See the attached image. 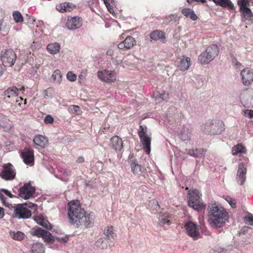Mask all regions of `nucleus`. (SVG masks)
<instances>
[{"label":"nucleus","mask_w":253,"mask_h":253,"mask_svg":"<svg viewBox=\"0 0 253 253\" xmlns=\"http://www.w3.org/2000/svg\"><path fill=\"white\" fill-rule=\"evenodd\" d=\"M68 215L70 222L73 224L85 228L91 227L93 224L94 214L86 215L78 200H73L68 203Z\"/></svg>","instance_id":"1"},{"label":"nucleus","mask_w":253,"mask_h":253,"mask_svg":"<svg viewBox=\"0 0 253 253\" xmlns=\"http://www.w3.org/2000/svg\"><path fill=\"white\" fill-rule=\"evenodd\" d=\"M208 222L213 228L222 227L229 218L225 209L217 203L211 202L208 206Z\"/></svg>","instance_id":"2"},{"label":"nucleus","mask_w":253,"mask_h":253,"mask_svg":"<svg viewBox=\"0 0 253 253\" xmlns=\"http://www.w3.org/2000/svg\"><path fill=\"white\" fill-rule=\"evenodd\" d=\"M225 130L224 124L222 121L213 120L207 122L204 126V131L208 134L217 135Z\"/></svg>","instance_id":"3"},{"label":"nucleus","mask_w":253,"mask_h":253,"mask_svg":"<svg viewBox=\"0 0 253 253\" xmlns=\"http://www.w3.org/2000/svg\"><path fill=\"white\" fill-rule=\"evenodd\" d=\"M199 191H188V206L197 211L205 209L206 205L200 198Z\"/></svg>","instance_id":"4"},{"label":"nucleus","mask_w":253,"mask_h":253,"mask_svg":"<svg viewBox=\"0 0 253 253\" xmlns=\"http://www.w3.org/2000/svg\"><path fill=\"white\" fill-rule=\"evenodd\" d=\"M219 48L217 45L212 44L207 47L198 57L199 61L202 64H208L218 55Z\"/></svg>","instance_id":"5"},{"label":"nucleus","mask_w":253,"mask_h":253,"mask_svg":"<svg viewBox=\"0 0 253 253\" xmlns=\"http://www.w3.org/2000/svg\"><path fill=\"white\" fill-rule=\"evenodd\" d=\"M147 128L146 126H140L138 129V136L144 150L147 154H149L151 151V138L147 134Z\"/></svg>","instance_id":"6"},{"label":"nucleus","mask_w":253,"mask_h":253,"mask_svg":"<svg viewBox=\"0 0 253 253\" xmlns=\"http://www.w3.org/2000/svg\"><path fill=\"white\" fill-rule=\"evenodd\" d=\"M0 58L3 65L11 67L14 65L16 59L14 52L10 49L1 51Z\"/></svg>","instance_id":"7"},{"label":"nucleus","mask_w":253,"mask_h":253,"mask_svg":"<svg viewBox=\"0 0 253 253\" xmlns=\"http://www.w3.org/2000/svg\"><path fill=\"white\" fill-rule=\"evenodd\" d=\"M16 176V170L12 164L8 163L3 165L0 171V176L5 180H12Z\"/></svg>","instance_id":"8"},{"label":"nucleus","mask_w":253,"mask_h":253,"mask_svg":"<svg viewBox=\"0 0 253 253\" xmlns=\"http://www.w3.org/2000/svg\"><path fill=\"white\" fill-rule=\"evenodd\" d=\"M14 214L18 218L26 219L31 216V211L27 204H18L14 207Z\"/></svg>","instance_id":"9"},{"label":"nucleus","mask_w":253,"mask_h":253,"mask_svg":"<svg viewBox=\"0 0 253 253\" xmlns=\"http://www.w3.org/2000/svg\"><path fill=\"white\" fill-rule=\"evenodd\" d=\"M246 2H247V1L245 0H237L241 12V16L244 19L251 21L253 23V13L251 9L248 7L249 6L247 5V3L246 4Z\"/></svg>","instance_id":"10"},{"label":"nucleus","mask_w":253,"mask_h":253,"mask_svg":"<svg viewBox=\"0 0 253 253\" xmlns=\"http://www.w3.org/2000/svg\"><path fill=\"white\" fill-rule=\"evenodd\" d=\"M184 227L187 234L193 239L196 240L200 237L198 226L195 223L188 221L185 223Z\"/></svg>","instance_id":"11"},{"label":"nucleus","mask_w":253,"mask_h":253,"mask_svg":"<svg viewBox=\"0 0 253 253\" xmlns=\"http://www.w3.org/2000/svg\"><path fill=\"white\" fill-rule=\"evenodd\" d=\"M98 78L106 83L114 82L116 80L115 73L113 71L103 70L97 72Z\"/></svg>","instance_id":"12"},{"label":"nucleus","mask_w":253,"mask_h":253,"mask_svg":"<svg viewBox=\"0 0 253 253\" xmlns=\"http://www.w3.org/2000/svg\"><path fill=\"white\" fill-rule=\"evenodd\" d=\"M243 84L249 85L253 82V70L247 68L243 69L240 73Z\"/></svg>","instance_id":"13"},{"label":"nucleus","mask_w":253,"mask_h":253,"mask_svg":"<svg viewBox=\"0 0 253 253\" xmlns=\"http://www.w3.org/2000/svg\"><path fill=\"white\" fill-rule=\"evenodd\" d=\"M136 44V41L131 36H127L125 39L118 44L119 49L126 51L130 49Z\"/></svg>","instance_id":"14"},{"label":"nucleus","mask_w":253,"mask_h":253,"mask_svg":"<svg viewBox=\"0 0 253 253\" xmlns=\"http://www.w3.org/2000/svg\"><path fill=\"white\" fill-rule=\"evenodd\" d=\"M23 162L27 165L32 166L34 164V155L33 150L25 149L21 153Z\"/></svg>","instance_id":"15"},{"label":"nucleus","mask_w":253,"mask_h":253,"mask_svg":"<svg viewBox=\"0 0 253 253\" xmlns=\"http://www.w3.org/2000/svg\"><path fill=\"white\" fill-rule=\"evenodd\" d=\"M241 103L245 107H253V89L244 93L241 98Z\"/></svg>","instance_id":"16"},{"label":"nucleus","mask_w":253,"mask_h":253,"mask_svg":"<svg viewBox=\"0 0 253 253\" xmlns=\"http://www.w3.org/2000/svg\"><path fill=\"white\" fill-rule=\"evenodd\" d=\"M181 112L175 107L171 106L169 108L166 113V118L169 122L176 121L180 117Z\"/></svg>","instance_id":"17"},{"label":"nucleus","mask_w":253,"mask_h":253,"mask_svg":"<svg viewBox=\"0 0 253 253\" xmlns=\"http://www.w3.org/2000/svg\"><path fill=\"white\" fill-rule=\"evenodd\" d=\"M247 172V168L243 163H240L239 165L236 180L237 183L240 185H242L246 180V174Z\"/></svg>","instance_id":"18"},{"label":"nucleus","mask_w":253,"mask_h":253,"mask_svg":"<svg viewBox=\"0 0 253 253\" xmlns=\"http://www.w3.org/2000/svg\"><path fill=\"white\" fill-rule=\"evenodd\" d=\"M177 68L182 71L187 70L191 65V59L190 58L185 56L177 59Z\"/></svg>","instance_id":"19"},{"label":"nucleus","mask_w":253,"mask_h":253,"mask_svg":"<svg viewBox=\"0 0 253 253\" xmlns=\"http://www.w3.org/2000/svg\"><path fill=\"white\" fill-rule=\"evenodd\" d=\"M128 163L130 165L131 171L134 174L140 175L142 172L143 168L139 165L136 160L133 159L132 156H129Z\"/></svg>","instance_id":"20"},{"label":"nucleus","mask_w":253,"mask_h":253,"mask_svg":"<svg viewBox=\"0 0 253 253\" xmlns=\"http://www.w3.org/2000/svg\"><path fill=\"white\" fill-rule=\"evenodd\" d=\"M82 25L81 18L77 16L68 19L66 24L67 28L69 30H75L81 27Z\"/></svg>","instance_id":"21"},{"label":"nucleus","mask_w":253,"mask_h":253,"mask_svg":"<svg viewBox=\"0 0 253 253\" xmlns=\"http://www.w3.org/2000/svg\"><path fill=\"white\" fill-rule=\"evenodd\" d=\"M75 8V5L68 2H64L57 4L56 9L61 13L70 12Z\"/></svg>","instance_id":"22"},{"label":"nucleus","mask_w":253,"mask_h":253,"mask_svg":"<svg viewBox=\"0 0 253 253\" xmlns=\"http://www.w3.org/2000/svg\"><path fill=\"white\" fill-rule=\"evenodd\" d=\"M111 146L116 151H120L123 148V143L122 139L115 135L111 139Z\"/></svg>","instance_id":"23"},{"label":"nucleus","mask_w":253,"mask_h":253,"mask_svg":"<svg viewBox=\"0 0 253 253\" xmlns=\"http://www.w3.org/2000/svg\"><path fill=\"white\" fill-rule=\"evenodd\" d=\"M33 141L35 145L42 148H45L48 144L47 139L42 135H36L33 139Z\"/></svg>","instance_id":"24"},{"label":"nucleus","mask_w":253,"mask_h":253,"mask_svg":"<svg viewBox=\"0 0 253 253\" xmlns=\"http://www.w3.org/2000/svg\"><path fill=\"white\" fill-rule=\"evenodd\" d=\"M19 89L15 86L8 88L4 93V99L7 101L8 98L14 99L18 95Z\"/></svg>","instance_id":"25"},{"label":"nucleus","mask_w":253,"mask_h":253,"mask_svg":"<svg viewBox=\"0 0 253 253\" xmlns=\"http://www.w3.org/2000/svg\"><path fill=\"white\" fill-rule=\"evenodd\" d=\"M153 97L156 103H162L163 101H167L169 98V94L165 92L160 93L156 91L153 93Z\"/></svg>","instance_id":"26"},{"label":"nucleus","mask_w":253,"mask_h":253,"mask_svg":"<svg viewBox=\"0 0 253 253\" xmlns=\"http://www.w3.org/2000/svg\"><path fill=\"white\" fill-rule=\"evenodd\" d=\"M34 220L38 224L44 227L47 229L50 230L52 228L51 224L45 219L42 215L35 216Z\"/></svg>","instance_id":"27"},{"label":"nucleus","mask_w":253,"mask_h":253,"mask_svg":"<svg viewBox=\"0 0 253 253\" xmlns=\"http://www.w3.org/2000/svg\"><path fill=\"white\" fill-rule=\"evenodd\" d=\"M12 126L11 122L6 117H3L0 120V128L2 129L4 131H8Z\"/></svg>","instance_id":"28"},{"label":"nucleus","mask_w":253,"mask_h":253,"mask_svg":"<svg viewBox=\"0 0 253 253\" xmlns=\"http://www.w3.org/2000/svg\"><path fill=\"white\" fill-rule=\"evenodd\" d=\"M44 248L43 245L41 243L36 242L32 244L31 253H44Z\"/></svg>","instance_id":"29"},{"label":"nucleus","mask_w":253,"mask_h":253,"mask_svg":"<svg viewBox=\"0 0 253 253\" xmlns=\"http://www.w3.org/2000/svg\"><path fill=\"white\" fill-rule=\"evenodd\" d=\"M62 76L59 70L57 69L54 71L51 75V81L57 84H60L62 82Z\"/></svg>","instance_id":"30"},{"label":"nucleus","mask_w":253,"mask_h":253,"mask_svg":"<svg viewBox=\"0 0 253 253\" xmlns=\"http://www.w3.org/2000/svg\"><path fill=\"white\" fill-rule=\"evenodd\" d=\"M46 48L50 53L55 54L59 52L60 45L57 42L49 43L47 45Z\"/></svg>","instance_id":"31"},{"label":"nucleus","mask_w":253,"mask_h":253,"mask_svg":"<svg viewBox=\"0 0 253 253\" xmlns=\"http://www.w3.org/2000/svg\"><path fill=\"white\" fill-rule=\"evenodd\" d=\"M232 154L233 155H241L246 153V149L241 144H238L232 148Z\"/></svg>","instance_id":"32"},{"label":"nucleus","mask_w":253,"mask_h":253,"mask_svg":"<svg viewBox=\"0 0 253 253\" xmlns=\"http://www.w3.org/2000/svg\"><path fill=\"white\" fill-rule=\"evenodd\" d=\"M181 12L185 16L190 18L192 20L195 21L197 19V16L193 10L190 8H183L181 10Z\"/></svg>","instance_id":"33"},{"label":"nucleus","mask_w":253,"mask_h":253,"mask_svg":"<svg viewBox=\"0 0 253 253\" xmlns=\"http://www.w3.org/2000/svg\"><path fill=\"white\" fill-rule=\"evenodd\" d=\"M150 38L153 41H158L165 39V36L162 31L154 30L150 33Z\"/></svg>","instance_id":"34"},{"label":"nucleus","mask_w":253,"mask_h":253,"mask_svg":"<svg viewBox=\"0 0 253 253\" xmlns=\"http://www.w3.org/2000/svg\"><path fill=\"white\" fill-rule=\"evenodd\" d=\"M214 2L216 5L223 7H227L230 9L234 8V5L230 0H216Z\"/></svg>","instance_id":"35"},{"label":"nucleus","mask_w":253,"mask_h":253,"mask_svg":"<svg viewBox=\"0 0 253 253\" xmlns=\"http://www.w3.org/2000/svg\"><path fill=\"white\" fill-rule=\"evenodd\" d=\"M19 192L18 196H17L18 198L27 200L32 197L33 195L35 194V191H18Z\"/></svg>","instance_id":"36"},{"label":"nucleus","mask_w":253,"mask_h":253,"mask_svg":"<svg viewBox=\"0 0 253 253\" xmlns=\"http://www.w3.org/2000/svg\"><path fill=\"white\" fill-rule=\"evenodd\" d=\"M169 214L167 212L162 213L159 217V221L163 224L170 225L171 221Z\"/></svg>","instance_id":"37"},{"label":"nucleus","mask_w":253,"mask_h":253,"mask_svg":"<svg viewBox=\"0 0 253 253\" xmlns=\"http://www.w3.org/2000/svg\"><path fill=\"white\" fill-rule=\"evenodd\" d=\"M188 154L194 157H201L205 154V151L204 149H190L188 151Z\"/></svg>","instance_id":"38"},{"label":"nucleus","mask_w":253,"mask_h":253,"mask_svg":"<svg viewBox=\"0 0 253 253\" xmlns=\"http://www.w3.org/2000/svg\"><path fill=\"white\" fill-rule=\"evenodd\" d=\"M179 137L183 141L188 140L190 139V133L187 128L184 127L179 134Z\"/></svg>","instance_id":"39"},{"label":"nucleus","mask_w":253,"mask_h":253,"mask_svg":"<svg viewBox=\"0 0 253 253\" xmlns=\"http://www.w3.org/2000/svg\"><path fill=\"white\" fill-rule=\"evenodd\" d=\"M9 234L13 239L17 241L22 240L25 237V234L21 231L15 232L10 231Z\"/></svg>","instance_id":"40"},{"label":"nucleus","mask_w":253,"mask_h":253,"mask_svg":"<svg viewBox=\"0 0 253 253\" xmlns=\"http://www.w3.org/2000/svg\"><path fill=\"white\" fill-rule=\"evenodd\" d=\"M149 206L153 213H157L160 209L158 202L155 200H151L149 203Z\"/></svg>","instance_id":"41"},{"label":"nucleus","mask_w":253,"mask_h":253,"mask_svg":"<svg viewBox=\"0 0 253 253\" xmlns=\"http://www.w3.org/2000/svg\"><path fill=\"white\" fill-rule=\"evenodd\" d=\"M104 233L109 240L114 239L116 236L112 227H108L105 230Z\"/></svg>","instance_id":"42"},{"label":"nucleus","mask_w":253,"mask_h":253,"mask_svg":"<svg viewBox=\"0 0 253 253\" xmlns=\"http://www.w3.org/2000/svg\"><path fill=\"white\" fill-rule=\"evenodd\" d=\"M44 241L46 243H53L55 241L54 237L51 234L47 231H45L42 237Z\"/></svg>","instance_id":"43"},{"label":"nucleus","mask_w":253,"mask_h":253,"mask_svg":"<svg viewBox=\"0 0 253 253\" xmlns=\"http://www.w3.org/2000/svg\"><path fill=\"white\" fill-rule=\"evenodd\" d=\"M19 190H36V187L34 184V182L33 181H29V182L25 183L23 186L21 187L19 189Z\"/></svg>","instance_id":"44"},{"label":"nucleus","mask_w":253,"mask_h":253,"mask_svg":"<svg viewBox=\"0 0 253 253\" xmlns=\"http://www.w3.org/2000/svg\"><path fill=\"white\" fill-rule=\"evenodd\" d=\"M96 246L101 249H106L107 247V241L105 238H100L96 242Z\"/></svg>","instance_id":"45"},{"label":"nucleus","mask_w":253,"mask_h":253,"mask_svg":"<svg viewBox=\"0 0 253 253\" xmlns=\"http://www.w3.org/2000/svg\"><path fill=\"white\" fill-rule=\"evenodd\" d=\"M45 231V230L38 227L36 229H33L30 233L33 236H37L39 237H42Z\"/></svg>","instance_id":"46"},{"label":"nucleus","mask_w":253,"mask_h":253,"mask_svg":"<svg viewBox=\"0 0 253 253\" xmlns=\"http://www.w3.org/2000/svg\"><path fill=\"white\" fill-rule=\"evenodd\" d=\"M13 19L16 23L23 21V18L21 13L18 11H15L13 13Z\"/></svg>","instance_id":"47"},{"label":"nucleus","mask_w":253,"mask_h":253,"mask_svg":"<svg viewBox=\"0 0 253 253\" xmlns=\"http://www.w3.org/2000/svg\"><path fill=\"white\" fill-rule=\"evenodd\" d=\"M245 222L251 226H253V215L252 214L246 216L244 218Z\"/></svg>","instance_id":"48"},{"label":"nucleus","mask_w":253,"mask_h":253,"mask_svg":"<svg viewBox=\"0 0 253 253\" xmlns=\"http://www.w3.org/2000/svg\"><path fill=\"white\" fill-rule=\"evenodd\" d=\"M67 79L71 82H74L77 79V75L72 72H68L67 74Z\"/></svg>","instance_id":"49"},{"label":"nucleus","mask_w":253,"mask_h":253,"mask_svg":"<svg viewBox=\"0 0 253 253\" xmlns=\"http://www.w3.org/2000/svg\"><path fill=\"white\" fill-rule=\"evenodd\" d=\"M225 200L229 204V205L233 208L235 207L236 203L235 200L233 199L232 198L226 196L225 198Z\"/></svg>","instance_id":"50"},{"label":"nucleus","mask_w":253,"mask_h":253,"mask_svg":"<svg viewBox=\"0 0 253 253\" xmlns=\"http://www.w3.org/2000/svg\"><path fill=\"white\" fill-rule=\"evenodd\" d=\"M54 119L53 117L50 115H48L45 116L44 118V122L45 124H51L53 122Z\"/></svg>","instance_id":"51"},{"label":"nucleus","mask_w":253,"mask_h":253,"mask_svg":"<svg viewBox=\"0 0 253 253\" xmlns=\"http://www.w3.org/2000/svg\"><path fill=\"white\" fill-rule=\"evenodd\" d=\"M245 116L250 119L253 118V110H245L244 111Z\"/></svg>","instance_id":"52"},{"label":"nucleus","mask_w":253,"mask_h":253,"mask_svg":"<svg viewBox=\"0 0 253 253\" xmlns=\"http://www.w3.org/2000/svg\"><path fill=\"white\" fill-rule=\"evenodd\" d=\"M0 200H1V201L2 202V203H3L4 206L9 207L10 205L8 202H7L6 201V198L4 197V196L3 194H2L0 193Z\"/></svg>","instance_id":"53"},{"label":"nucleus","mask_w":253,"mask_h":253,"mask_svg":"<svg viewBox=\"0 0 253 253\" xmlns=\"http://www.w3.org/2000/svg\"><path fill=\"white\" fill-rule=\"evenodd\" d=\"M232 62L234 64V65L237 68L240 69L242 67V64L240 62L237 61L235 58H233L232 59Z\"/></svg>","instance_id":"54"},{"label":"nucleus","mask_w":253,"mask_h":253,"mask_svg":"<svg viewBox=\"0 0 253 253\" xmlns=\"http://www.w3.org/2000/svg\"><path fill=\"white\" fill-rule=\"evenodd\" d=\"M80 111V107L78 106L73 105L72 111L74 113L78 114Z\"/></svg>","instance_id":"55"},{"label":"nucleus","mask_w":253,"mask_h":253,"mask_svg":"<svg viewBox=\"0 0 253 253\" xmlns=\"http://www.w3.org/2000/svg\"><path fill=\"white\" fill-rule=\"evenodd\" d=\"M194 1L196 2H201L202 3L206 2V0H187V2L189 4H191Z\"/></svg>","instance_id":"56"},{"label":"nucleus","mask_w":253,"mask_h":253,"mask_svg":"<svg viewBox=\"0 0 253 253\" xmlns=\"http://www.w3.org/2000/svg\"><path fill=\"white\" fill-rule=\"evenodd\" d=\"M2 191L4 193V194H5L6 196H7L9 197L10 198H13V197H16L15 196H13V195L11 193V192H10V191Z\"/></svg>","instance_id":"57"},{"label":"nucleus","mask_w":253,"mask_h":253,"mask_svg":"<svg viewBox=\"0 0 253 253\" xmlns=\"http://www.w3.org/2000/svg\"><path fill=\"white\" fill-rule=\"evenodd\" d=\"M218 253H228V251L227 250H225L223 248H219L218 249Z\"/></svg>","instance_id":"58"},{"label":"nucleus","mask_w":253,"mask_h":253,"mask_svg":"<svg viewBox=\"0 0 253 253\" xmlns=\"http://www.w3.org/2000/svg\"><path fill=\"white\" fill-rule=\"evenodd\" d=\"M5 29V25H3L2 22L0 21V31H4Z\"/></svg>","instance_id":"59"},{"label":"nucleus","mask_w":253,"mask_h":253,"mask_svg":"<svg viewBox=\"0 0 253 253\" xmlns=\"http://www.w3.org/2000/svg\"><path fill=\"white\" fill-rule=\"evenodd\" d=\"M84 161V158L83 157H80L77 160V162L78 163H82Z\"/></svg>","instance_id":"60"},{"label":"nucleus","mask_w":253,"mask_h":253,"mask_svg":"<svg viewBox=\"0 0 253 253\" xmlns=\"http://www.w3.org/2000/svg\"><path fill=\"white\" fill-rule=\"evenodd\" d=\"M4 215V210L2 208L0 207V218H2Z\"/></svg>","instance_id":"61"},{"label":"nucleus","mask_w":253,"mask_h":253,"mask_svg":"<svg viewBox=\"0 0 253 253\" xmlns=\"http://www.w3.org/2000/svg\"><path fill=\"white\" fill-rule=\"evenodd\" d=\"M58 240L65 243V242H67V241L68 240V237H63L61 238H59Z\"/></svg>","instance_id":"62"},{"label":"nucleus","mask_w":253,"mask_h":253,"mask_svg":"<svg viewBox=\"0 0 253 253\" xmlns=\"http://www.w3.org/2000/svg\"><path fill=\"white\" fill-rule=\"evenodd\" d=\"M64 173H65L66 175H69L70 173V171L65 169L64 170Z\"/></svg>","instance_id":"63"},{"label":"nucleus","mask_w":253,"mask_h":253,"mask_svg":"<svg viewBox=\"0 0 253 253\" xmlns=\"http://www.w3.org/2000/svg\"><path fill=\"white\" fill-rule=\"evenodd\" d=\"M32 69L35 71V72H37V70L38 69V68L37 67H33L32 68Z\"/></svg>","instance_id":"64"}]
</instances>
